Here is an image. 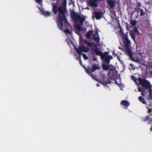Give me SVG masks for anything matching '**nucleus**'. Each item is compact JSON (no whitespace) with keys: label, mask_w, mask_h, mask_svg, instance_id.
Segmentation results:
<instances>
[{"label":"nucleus","mask_w":152,"mask_h":152,"mask_svg":"<svg viewBox=\"0 0 152 152\" xmlns=\"http://www.w3.org/2000/svg\"><path fill=\"white\" fill-rule=\"evenodd\" d=\"M113 55H115V53H114V52H113Z\"/></svg>","instance_id":"obj_39"},{"label":"nucleus","mask_w":152,"mask_h":152,"mask_svg":"<svg viewBox=\"0 0 152 152\" xmlns=\"http://www.w3.org/2000/svg\"><path fill=\"white\" fill-rule=\"evenodd\" d=\"M93 36H94V37L95 36V34H94Z\"/></svg>","instance_id":"obj_40"},{"label":"nucleus","mask_w":152,"mask_h":152,"mask_svg":"<svg viewBox=\"0 0 152 152\" xmlns=\"http://www.w3.org/2000/svg\"><path fill=\"white\" fill-rule=\"evenodd\" d=\"M124 50L125 54L129 56L132 60L134 61H137V60H135L133 56V53L131 47L125 48Z\"/></svg>","instance_id":"obj_7"},{"label":"nucleus","mask_w":152,"mask_h":152,"mask_svg":"<svg viewBox=\"0 0 152 152\" xmlns=\"http://www.w3.org/2000/svg\"><path fill=\"white\" fill-rule=\"evenodd\" d=\"M138 80L140 84L146 89H148L149 96L151 100L152 99V86L150 82L144 79H142L141 77H139Z\"/></svg>","instance_id":"obj_3"},{"label":"nucleus","mask_w":152,"mask_h":152,"mask_svg":"<svg viewBox=\"0 0 152 152\" xmlns=\"http://www.w3.org/2000/svg\"><path fill=\"white\" fill-rule=\"evenodd\" d=\"M52 10L55 15L57 14L58 11V8L57 5H54L53 7Z\"/></svg>","instance_id":"obj_15"},{"label":"nucleus","mask_w":152,"mask_h":152,"mask_svg":"<svg viewBox=\"0 0 152 152\" xmlns=\"http://www.w3.org/2000/svg\"><path fill=\"white\" fill-rule=\"evenodd\" d=\"M83 57L85 60H86L88 59V57L84 53L82 54Z\"/></svg>","instance_id":"obj_28"},{"label":"nucleus","mask_w":152,"mask_h":152,"mask_svg":"<svg viewBox=\"0 0 152 152\" xmlns=\"http://www.w3.org/2000/svg\"><path fill=\"white\" fill-rule=\"evenodd\" d=\"M113 70V69H110V71H112Z\"/></svg>","instance_id":"obj_38"},{"label":"nucleus","mask_w":152,"mask_h":152,"mask_svg":"<svg viewBox=\"0 0 152 152\" xmlns=\"http://www.w3.org/2000/svg\"><path fill=\"white\" fill-rule=\"evenodd\" d=\"M139 100L143 104H146V103L144 99L142 96H140L138 97Z\"/></svg>","instance_id":"obj_20"},{"label":"nucleus","mask_w":152,"mask_h":152,"mask_svg":"<svg viewBox=\"0 0 152 152\" xmlns=\"http://www.w3.org/2000/svg\"><path fill=\"white\" fill-rule=\"evenodd\" d=\"M119 34L120 35L123 36V37H125V36L127 35L124 34V32L121 28H120V32Z\"/></svg>","instance_id":"obj_24"},{"label":"nucleus","mask_w":152,"mask_h":152,"mask_svg":"<svg viewBox=\"0 0 152 152\" xmlns=\"http://www.w3.org/2000/svg\"><path fill=\"white\" fill-rule=\"evenodd\" d=\"M138 91H139L141 92V94L143 96H145V94H147V93L145 91V89L143 88H142L140 87H138Z\"/></svg>","instance_id":"obj_13"},{"label":"nucleus","mask_w":152,"mask_h":152,"mask_svg":"<svg viewBox=\"0 0 152 152\" xmlns=\"http://www.w3.org/2000/svg\"><path fill=\"white\" fill-rule=\"evenodd\" d=\"M152 105V103H150L149 104V106H151Z\"/></svg>","instance_id":"obj_35"},{"label":"nucleus","mask_w":152,"mask_h":152,"mask_svg":"<svg viewBox=\"0 0 152 152\" xmlns=\"http://www.w3.org/2000/svg\"><path fill=\"white\" fill-rule=\"evenodd\" d=\"M136 23H137V22L135 20L131 21V25L133 26H135L136 25Z\"/></svg>","instance_id":"obj_26"},{"label":"nucleus","mask_w":152,"mask_h":152,"mask_svg":"<svg viewBox=\"0 0 152 152\" xmlns=\"http://www.w3.org/2000/svg\"><path fill=\"white\" fill-rule=\"evenodd\" d=\"M138 5L139 6H140V3H139L138 4Z\"/></svg>","instance_id":"obj_37"},{"label":"nucleus","mask_w":152,"mask_h":152,"mask_svg":"<svg viewBox=\"0 0 152 152\" xmlns=\"http://www.w3.org/2000/svg\"><path fill=\"white\" fill-rule=\"evenodd\" d=\"M96 85H97V86L99 87V84L97 83V84H96Z\"/></svg>","instance_id":"obj_36"},{"label":"nucleus","mask_w":152,"mask_h":152,"mask_svg":"<svg viewBox=\"0 0 152 152\" xmlns=\"http://www.w3.org/2000/svg\"><path fill=\"white\" fill-rule=\"evenodd\" d=\"M75 48L77 53L80 56H81V55L82 54V52L87 53L89 50L88 48L85 47L84 45H83L81 46H80L79 48H77L76 47H75Z\"/></svg>","instance_id":"obj_6"},{"label":"nucleus","mask_w":152,"mask_h":152,"mask_svg":"<svg viewBox=\"0 0 152 152\" xmlns=\"http://www.w3.org/2000/svg\"><path fill=\"white\" fill-rule=\"evenodd\" d=\"M80 57H81V56H79V58H80V59H79V63L82 66H83V65L82 64V61H81V59H80Z\"/></svg>","instance_id":"obj_30"},{"label":"nucleus","mask_w":152,"mask_h":152,"mask_svg":"<svg viewBox=\"0 0 152 152\" xmlns=\"http://www.w3.org/2000/svg\"><path fill=\"white\" fill-rule=\"evenodd\" d=\"M107 3L111 9H113L115 5V2L114 0H107Z\"/></svg>","instance_id":"obj_11"},{"label":"nucleus","mask_w":152,"mask_h":152,"mask_svg":"<svg viewBox=\"0 0 152 152\" xmlns=\"http://www.w3.org/2000/svg\"><path fill=\"white\" fill-rule=\"evenodd\" d=\"M66 0H63L61 7L58 8V12H59L58 15V18L57 19V25L61 30L63 28V22L65 24L68 23V21L65 16L66 12Z\"/></svg>","instance_id":"obj_1"},{"label":"nucleus","mask_w":152,"mask_h":152,"mask_svg":"<svg viewBox=\"0 0 152 152\" xmlns=\"http://www.w3.org/2000/svg\"><path fill=\"white\" fill-rule=\"evenodd\" d=\"M131 78L135 82L137 83V79L134 76H132Z\"/></svg>","instance_id":"obj_29"},{"label":"nucleus","mask_w":152,"mask_h":152,"mask_svg":"<svg viewBox=\"0 0 152 152\" xmlns=\"http://www.w3.org/2000/svg\"><path fill=\"white\" fill-rule=\"evenodd\" d=\"M145 15V12L142 9L140 10V15L141 16H144Z\"/></svg>","instance_id":"obj_25"},{"label":"nucleus","mask_w":152,"mask_h":152,"mask_svg":"<svg viewBox=\"0 0 152 152\" xmlns=\"http://www.w3.org/2000/svg\"><path fill=\"white\" fill-rule=\"evenodd\" d=\"M102 67L103 70H108L109 68V66L108 65H106L105 64H103L102 65Z\"/></svg>","instance_id":"obj_19"},{"label":"nucleus","mask_w":152,"mask_h":152,"mask_svg":"<svg viewBox=\"0 0 152 152\" xmlns=\"http://www.w3.org/2000/svg\"><path fill=\"white\" fill-rule=\"evenodd\" d=\"M70 16L72 19L73 20L75 23H77L79 20L80 25L83 24L85 19V17H81L80 15L77 14L74 10L71 11Z\"/></svg>","instance_id":"obj_4"},{"label":"nucleus","mask_w":152,"mask_h":152,"mask_svg":"<svg viewBox=\"0 0 152 152\" xmlns=\"http://www.w3.org/2000/svg\"><path fill=\"white\" fill-rule=\"evenodd\" d=\"M121 104L124 106H125L126 107H128L130 104L126 100H122L121 101Z\"/></svg>","instance_id":"obj_14"},{"label":"nucleus","mask_w":152,"mask_h":152,"mask_svg":"<svg viewBox=\"0 0 152 152\" xmlns=\"http://www.w3.org/2000/svg\"><path fill=\"white\" fill-rule=\"evenodd\" d=\"M86 72L90 75L92 77H93V75L92 74V72H94L95 71L100 69V67L96 64H94L92 65V69L91 70V68H89L88 69L85 68Z\"/></svg>","instance_id":"obj_5"},{"label":"nucleus","mask_w":152,"mask_h":152,"mask_svg":"<svg viewBox=\"0 0 152 152\" xmlns=\"http://www.w3.org/2000/svg\"><path fill=\"white\" fill-rule=\"evenodd\" d=\"M65 32H66V33H70V31L68 29H66L65 31Z\"/></svg>","instance_id":"obj_31"},{"label":"nucleus","mask_w":152,"mask_h":152,"mask_svg":"<svg viewBox=\"0 0 152 152\" xmlns=\"http://www.w3.org/2000/svg\"><path fill=\"white\" fill-rule=\"evenodd\" d=\"M104 59L105 61L108 63H109L110 62V60L109 59V58L107 56Z\"/></svg>","instance_id":"obj_27"},{"label":"nucleus","mask_w":152,"mask_h":152,"mask_svg":"<svg viewBox=\"0 0 152 152\" xmlns=\"http://www.w3.org/2000/svg\"><path fill=\"white\" fill-rule=\"evenodd\" d=\"M83 41L88 46L94 47L95 48L94 50V53L96 55L100 56L102 59H104L107 56L108 52H105L104 53H103L101 51H99L97 47L98 45H95L94 42H88L86 40H84Z\"/></svg>","instance_id":"obj_2"},{"label":"nucleus","mask_w":152,"mask_h":152,"mask_svg":"<svg viewBox=\"0 0 152 152\" xmlns=\"http://www.w3.org/2000/svg\"><path fill=\"white\" fill-rule=\"evenodd\" d=\"M92 32L93 31H90L87 33L86 37L88 38H89L91 37Z\"/></svg>","instance_id":"obj_21"},{"label":"nucleus","mask_w":152,"mask_h":152,"mask_svg":"<svg viewBox=\"0 0 152 152\" xmlns=\"http://www.w3.org/2000/svg\"><path fill=\"white\" fill-rule=\"evenodd\" d=\"M122 39L124 40V43L125 48L130 47L131 42L128 39L127 37V35L125 36V37H122Z\"/></svg>","instance_id":"obj_10"},{"label":"nucleus","mask_w":152,"mask_h":152,"mask_svg":"<svg viewBox=\"0 0 152 152\" xmlns=\"http://www.w3.org/2000/svg\"><path fill=\"white\" fill-rule=\"evenodd\" d=\"M42 14L45 16H49L50 15V13L49 11H42Z\"/></svg>","instance_id":"obj_16"},{"label":"nucleus","mask_w":152,"mask_h":152,"mask_svg":"<svg viewBox=\"0 0 152 152\" xmlns=\"http://www.w3.org/2000/svg\"><path fill=\"white\" fill-rule=\"evenodd\" d=\"M95 33L96 34H97V36L98 35V34L97 31H95ZM94 39L95 41H96L98 42H99L100 41V38L98 36L97 37H94Z\"/></svg>","instance_id":"obj_22"},{"label":"nucleus","mask_w":152,"mask_h":152,"mask_svg":"<svg viewBox=\"0 0 152 152\" xmlns=\"http://www.w3.org/2000/svg\"><path fill=\"white\" fill-rule=\"evenodd\" d=\"M146 108L148 110V113L150 114V116H151L152 115V113H151L152 112V109L149 108L147 106L146 107Z\"/></svg>","instance_id":"obj_23"},{"label":"nucleus","mask_w":152,"mask_h":152,"mask_svg":"<svg viewBox=\"0 0 152 152\" xmlns=\"http://www.w3.org/2000/svg\"><path fill=\"white\" fill-rule=\"evenodd\" d=\"M39 4H40V3L42 1L41 0H35Z\"/></svg>","instance_id":"obj_32"},{"label":"nucleus","mask_w":152,"mask_h":152,"mask_svg":"<svg viewBox=\"0 0 152 152\" xmlns=\"http://www.w3.org/2000/svg\"><path fill=\"white\" fill-rule=\"evenodd\" d=\"M109 58V59L110 60V59H112L113 58V57H112V56H107Z\"/></svg>","instance_id":"obj_33"},{"label":"nucleus","mask_w":152,"mask_h":152,"mask_svg":"<svg viewBox=\"0 0 152 152\" xmlns=\"http://www.w3.org/2000/svg\"><path fill=\"white\" fill-rule=\"evenodd\" d=\"M129 34L132 39L135 42L136 37L139 34L137 28L136 27H134L132 30L130 31Z\"/></svg>","instance_id":"obj_8"},{"label":"nucleus","mask_w":152,"mask_h":152,"mask_svg":"<svg viewBox=\"0 0 152 152\" xmlns=\"http://www.w3.org/2000/svg\"><path fill=\"white\" fill-rule=\"evenodd\" d=\"M150 115H147L145 117H144L142 118V121H149L150 118Z\"/></svg>","instance_id":"obj_18"},{"label":"nucleus","mask_w":152,"mask_h":152,"mask_svg":"<svg viewBox=\"0 0 152 152\" xmlns=\"http://www.w3.org/2000/svg\"><path fill=\"white\" fill-rule=\"evenodd\" d=\"M90 2L91 5L92 7H96L98 4L96 3L98 1H102L103 0H89Z\"/></svg>","instance_id":"obj_12"},{"label":"nucleus","mask_w":152,"mask_h":152,"mask_svg":"<svg viewBox=\"0 0 152 152\" xmlns=\"http://www.w3.org/2000/svg\"><path fill=\"white\" fill-rule=\"evenodd\" d=\"M103 15L102 12L94 11L92 13V18L93 19L96 18L97 20L100 19Z\"/></svg>","instance_id":"obj_9"},{"label":"nucleus","mask_w":152,"mask_h":152,"mask_svg":"<svg viewBox=\"0 0 152 152\" xmlns=\"http://www.w3.org/2000/svg\"><path fill=\"white\" fill-rule=\"evenodd\" d=\"M93 59L94 61H96V58L93 57Z\"/></svg>","instance_id":"obj_34"},{"label":"nucleus","mask_w":152,"mask_h":152,"mask_svg":"<svg viewBox=\"0 0 152 152\" xmlns=\"http://www.w3.org/2000/svg\"><path fill=\"white\" fill-rule=\"evenodd\" d=\"M75 29L77 30L78 31L80 32L82 31V27L80 25L77 24L75 26Z\"/></svg>","instance_id":"obj_17"}]
</instances>
